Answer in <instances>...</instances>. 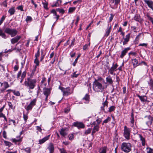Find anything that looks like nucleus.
Listing matches in <instances>:
<instances>
[{"instance_id":"nucleus-1","label":"nucleus","mask_w":153,"mask_h":153,"mask_svg":"<svg viewBox=\"0 0 153 153\" xmlns=\"http://www.w3.org/2000/svg\"><path fill=\"white\" fill-rule=\"evenodd\" d=\"M93 88L95 92H102L104 91L105 87L101 82H100L98 80L95 79L93 83Z\"/></svg>"},{"instance_id":"nucleus-2","label":"nucleus","mask_w":153,"mask_h":153,"mask_svg":"<svg viewBox=\"0 0 153 153\" xmlns=\"http://www.w3.org/2000/svg\"><path fill=\"white\" fill-rule=\"evenodd\" d=\"M36 79H31L27 78L25 79L24 84L29 90L33 89L36 86Z\"/></svg>"},{"instance_id":"nucleus-3","label":"nucleus","mask_w":153,"mask_h":153,"mask_svg":"<svg viewBox=\"0 0 153 153\" xmlns=\"http://www.w3.org/2000/svg\"><path fill=\"white\" fill-rule=\"evenodd\" d=\"M132 145L129 143L123 142L121 146V149L126 153L129 152L131 150Z\"/></svg>"},{"instance_id":"nucleus-4","label":"nucleus","mask_w":153,"mask_h":153,"mask_svg":"<svg viewBox=\"0 0 153 153\" xmlns=\"http://www.w3.org/2000/svg\"><path fill=\"white\" fill-rule=\"evenodd\" d=\"M4 32L10 35L11 37L15 36L18 32L15 29H12L8 27H6L4 30Z\"/></svg>"},{"instance_id":"nucleus-5","label":"nucleus","mask_w":153,"mask_h":153,"mask_svg":"<svg viewBox=\"0 0 153 153\" xmlns=\"http://www.w3.org/2000/svg\"><path fill=\"white\" fill-rule=\"evenodd\" d=\"M123 136L127 140H129L130 139V135L131 132L130 128H128L126 126L124 127Z\"/></svg>"},{"instance_id":"nucleus-6","label":"nucleus","mask_w":153,"mask_h":153,"mask_svg":"<svg viewBox=\"0 0 153 153\" xmlns=\"http://www.w3.org/2000/svg\"><path fill=\"white\" fill-rule=\"evenodd\" d=\"M137 97L139 98L141 102L145 104L146 103L148 104L150 101L147 100V97L145 95L140 96L138 94H136Z\"/></svg>"},{"instance_id":"nucleus-7","label":"nucleus","mask_w":153,"mask_h":153,"mask_svg":"<svg viewBox=\"0 0 153 153\" xmlns=\"http://www.w3.org/2000/svg\"><path fill=\"white\" fill-rule=\"evenodd\" d=\"M146 120V123L149 126L151 125H153V117L150 115L145 116Z\"/></svg>"},{"instance_id":"nucleus-8","label":"nucleus","mask_w":153,"mask_h":153,"mask_svg":"<svg viewBox=\"0 0 153 153\" xmlns=\"http://www.w3.org/2000/svg\"><path fill=\"white\" fill-rule=\"evenodd\" d=\"M72 126L76 127L79 129L81 128H83L85 127V125L82 123L77 122L74 123L72 125Z\"/></svg>"},{"instance_id":"nucleus-9","label":"nucleus","mask_w":153,"mask_h":153,"mask_svg":"<svg viewBox=\"0 0 153 153\" xmlns=\"http://www.w3.org/2000/svg\"><path fill=\"white\" fill-rule=\"evenodd\" d=\"M62 92L63 96H68L72 94L73 91H71L70 88L68 87L64 88Z\"/></svg>"},{"instance_id":"nucleus-10","label":"nucleus","mask_w":153,"mask_h":153,"mask_svg":"<svg viewBox=\"0 0 153 153\" xmlns=\"http://www.w3.org/2000/svg\"><path fill=\"white\" fill-rule=\"evenodd\" d=\"M106 98L105 100V101H104L102 103V105L101 107V110L102 111H104V112L105 111V107H106V108H107L108 106V102L107 101L108 95H107L106 96Z\"/></svg>"},{"instance_id":"nucleus-11","label":"nucleus","mask_w":153,"mask_h":153,"mask_svg":"<svg viewBox=\"0 0 153 153\" xmlns=\"http://www.w3.org/2000/svg\"><path fill=\"white\" fill-rule=\"evenodd\" d=\"M36 99H34L27 106V110H31L33 107L36 105Z\"/></svg>"},{"instance_id":"nucleus-12","label":"nucleus","mask_w":153,"mask_h":153,"mask_svg":"<svg viewBox=\"0 0 153 153\" xmlns=\"http://www.w3.org/2000/svg\"><path fill=\"white\" fill-rule=\"evenodd\" d=\"M68 131V128H62L60 131V134L63 137H65L67 134V132Z\"/></svg>"},{"instance_id":"nucleus-13","label":"nucleus","mask_w":153,"mask_h":153,"mask_svg":"<svg viewBox=\"0 0 153 153\" xmlns=\"http://www.w3.org/2000/svg\"><path fill=\"white\" fill-rule=\"evenodd\" d=\"M130 33H129L126 35L125 38H123L124 40L123 42V45H124L127 44L128 42L129 41L130 39Z\"/></svg>"},{"instance_id":"nucleus-14","label":"nucleus","mask_w":153,"mask_h":153,"mask_svg":"<svg viewBox=\"0 0 153 153\" xmlns=\"http://www.w3.org/2000/svg\"><path fill=\"white\" fill-rule=\"evenodd\" d=\"M22 137H21L19 139H16L13 138L11 140V141L15 143L16 144H18L19 146L20 145V143L22 141Z\"/></svg>"},{"instance_id":"nucleus-15","label":"nucleus","mask_w":153,"mask_h":153,"mask_svg":"<svg viewBox=\"0 0 153 153\" xmlns=\"http://www.w3.org/2000/svg\"><path fill=\"white\" fill-rule=\"evenodd\" d=\"M50 88H44L43 89V94L45 96H49L51 93Z\"/></svg>"},{"instance_id":"nucleus-16","label":"nucleus","mask_w":153,"mask_h":153,"mask_svg":"<svg viewBox=\"0 0 153 153\" xmlns=\"http://www.w3.org/2000/svg\"><path fill=\"white\" fill-rule=\"evenodd\" d=\"M21 38V36H17L16 37L11 39L10 41L11 43L13 44L17 42Z\"/></svg>"},{"instance_id":"nucleus-17","label":"nucleus","mask_w":153,"mask_h":153,"mask_svg":"<svg viewBox=\"0 0 153 153\" xmlns=\"http://www.w3.org/2000/svg\"><path fill=\"white\" fill-rule=\"evenodd\" d=\"M130 49V47H128L124 49L121 52V53L120 56V58H123L124 56L126 55L128 51Z\"/></svg>"},{"instance_id":"nucleus-18","label":"nucleus","mask_w":153,"mask_h":153,"mask_svg":"<svg viewBox=\"0 0 153 153\" xmlns=\"http://www.w3.org/2000/svg\"><path fill=\"white\" fill-rule=\"evenodd\" d=\"M144 1L147 4L148 6L153 10V1L147 0H144Z\"/></svg>"},{"instance_id":"nucleus-19","label":"nucleus","mask_w":153,"mask_h":153,"mask_svg":"<svg viewBox=\"0 0 153 153\" xmlns=\"http://www.w3.org/2000/svg\"><path fill=\"white\" fill-rule=\"evenodd\" d=\"M133 18L134 20L140 23L142 22L143 21V19L141 18V17L140 16V15L139 14H136Z\"/></svg>"},{"instance_id":"nucleus-20","label":"nucleus","mask_w":153,"mask_h":153,"mask_svg":"<svg viewBox=\"0 0 153 153\" xmlns=\"http://www.w3.org/2000/svg\"><path fill=\"white\" fill-rule=\"evenodd\" d=\"M109 24H108V26L105 30L106 32L104 35L105 36L107 37L108 36L111 32V25H110V26H109Z\"/></svg>"},{"instance_id":"nucleus-21","label":"nucleus","mask_w":153,"mask_h":153,"mask_svg":"<svg viewBox=\"0 0 153 153\" xmlns=\"http://www.w3.org/2000/svg\"><path fill=\"white\" fill-rule=\"evenodd\" d=\"M48 149L49 150L50 153H53L54 149L53 144L51 143H50L48 147Z\"/></svg>"},{"instance_id":"nucleus-22","label":"nucleus","mask_w":153,"mask_h":153,"mask_svg":"<svg viewBox=\"0 0 153 153\" xmlns=\"http://www.w3.org/2000/svg\"><path fill=\"white\" fill-rule=\"evenodd\" d=\"M50 137V135H48L47 136L45 137L42 139H40L39 140V144H42L45 142L46 141L48 140Z\"/></svg>"},{"instance_id":"nucleus-23","label":"nucleus","mask_w":153,"mask_h":153,"mask_svg":"<svg viewBox=\"0 0 153 153\" xmlns=\"http://www.w3.org/2000/svg\"><path fill=\"white\" fill-rule=\"evenodd\" d=\"M89 95L88 94H86L84 97L82 99V100H85V102H84L85 103H88L89 102Z\"/></svg>"},{"instance_id":"nucleus-24","label":"nucleus","mask_w":153,"mask_h":153,"mask_svg":"<svg viewBox=\"0 0 153 153\" xmlns=\"http://www.w3.org/2000/svg\"><path fill=\"white\" fill-rule=\"evenodd\" d=\"M99 126L97 125L95 126H94V128H93L92 129L91 135L93 136L94 133L96 131H99Z\"/></svg>"},{"instance_id":"nucleus-25","label":"nucleus","mask_w":153,"mask_h":153,"mask_svg":"<svg viewBox=\"0 0 153 153\" xmlns=\"http://www.w3.org/2000/svg\"><path fill=\"white\" fill-rule=\"evenodd\" d=\"M107 82L110 84H112L113 81L110 75L108 76L106 78Z\"/></svg>"},{"instance_id":"nucleus-26","label":"nucleus","mask_w":153,"mask_h":153,"mask_svg":"<svg viewBox=\"0 0 153 153\" xmlns=\"http://www.w3.org/2000/svg\"><path fill=\"white\" fill-rule=\"evenodd\" d=\"M132 62L134 68H136L139 65L138 61L136 59H132Z\"/></svg>"},{"instance_id":"nucleus-27","label":"nucleus","mask_w":153,"mask_h":153,"mask_svg":"<svg viewBox=\"0 0 153 153\" xmlns=\"http://www.w3.org/2000/svg\"><path fill=\"white\" fill-rule=\"evenodd\" d=\"M139 137L140 140L141 141L142 145L143 146L145 145L146 140L145 138L143 137L141 134H139Z\"/></svg>"},{"instance_id":"nucleus-28","label":"nucleus","mask_w":153,"mask_h":153,"mask_svg":"<svg viewBox=\"0 0 153 153\" xmlns=\"http://www.w3.org/2000/svg\"><path fill=\"white\" fill-rule=\"evenodd\" d=\"M62 3L61 0H57L56 2L52 5L53 7L59 6Z\"/></svg>"},{"instance_id":"nucleus-29","label":"nucleus","mask_w":153,"mask_h":153,"mask_svg":"<svg viewBox=\"0 0 153 153\" xmlns=\"http://www.w3.org/2000/svg\"><path fill=\"white\" fill-rule=\"evenodd\" d=\"M15 12V10L14 7H12L9 9L8 11V12L11 15H12L14 14Z\"/></svg>"},{"instance_id":"nucleus-30","label":"nucleus","mask_w":153,"mask_h":153,"mask_svg":"<svg viewBox=\"0 0 153 153\" xmlns=\"http://www.w3.org/2000/svg\"><path fill=\"white\" fill-rule=\"evenodd\" d=\"M148 84L150 87V89L153 91V80L150 79V81L148 82Z\"/></svg>"},{"instance_id":"nucleus-31","label":"nucleus","mask_w":153,"mask_h":153,"mask_svg":"<svg viewBox=\"0 0 153 153\" xmlns=\"http://www.w3.org/2000/svg\"><path fill=\"white\" fill-rule=\"evenodd\" d=\"M26 76V72L25 71H24L23 72L22 76H21V78H20L19 79H20L21 80L20 81V82L22 83L23 82V81L24 79L25 78Z\"/></svg>"},{"instance_id":"nucleus-32","label":"nucleus","mask_w":153,"mask_h":153,"mask_svg":"<svg viewBox=\"0 0 153 153\" xmlns=\"http://www.w3.org/2000/svg\"><path fill=\"white\" fill-rule=\"evenodd\" d=\"M0 36L4 39H6L7 38V36L4 33L1 29H0Z\"/></svg>"},{"instance_id":"nucleus-33","label":"nucleus","mask_w":153,"mask_h":153,"mask_svg":"<svg viewBox=\"0 0 153 153\" xmlns=\"http://www.w3.org/2000/svg\"><path fill=\"white\" fill-rule=\"evenodd\" d=\"M114 67V66H113L109 70L108 72L110 73L111 74H113L114 71L116 70V68Z\"/></svg>"},{"instance_id":"nucleus-34","label":"nucleus","mask_w":153,"mask_h":153,"mask_svg":"<svg viewBox=\"0 0 153 153\" xmlns=\"http://www.w3.org/2000/svg\"><path fill=\"white\" fill-rule=\"evenodd\" d=\"M42 3L43 5V7H44V8L46 10L48 9V2L47 1H46L45 0L44 2H42Z\"/></svg>"},{"instance_id":"nucleus-35","label":"nucleus","mask_w":153,"mask_h":153,"mask_svg":"<svg viewBox=\"0 0 153 153\" xmlns=\"http://www.w3.org/2000/svg\"><path fill=\"white\" fill-rule=\"evenodd\" d=\"M130 119L131 123H134V114L133 111L131 113V117L130 118Z\"/></svg>"},{"instance_id":"nucleus-36","label":"nucleus","mask_w":153,"mask_h":153,"mask_svg":"<svg viewBox=\"0 0 153 153\" xmlns=\"http://www.w3.org/2000/svg\"><path fill=\"white\" fill-rule=\"evenodd\" d=\"M107 149V147L106 146L103 147L102 149H100V150H101V151L99 153H106Z\"/></svg>"},{"instance_id":"nucleus-37","label":"nucleus","mask_w":153,"mask_h":153,"mask_svg":"<svg viewBox=\"0 0 153 153\" xmlns=\"http://www.w3.org/2000/svg\"><path fill=\"white\" fill-rule=\"evenodd\" d=\"M111 120V118L110 117H108L106 119H105L102 122V125H104V124L107 123L108 122L110 121Z\"/></svg>"},{"instance_id":"nucleus-38","label":"nucleus","mask_w":153,"mask_h":153,"mask_svg":"<svg viewBox=\"0 0 153 153\" xmlns=\"http://www.w3.org/2000/svg\"><path fill=\"white\" fill-rule=\"evenodd\" d=\"M148 19L150 21L152 24L153 25V18L151 17L149 14H147L146 15Z\"/></svg>"},{"instance_id":"nucleus-39","label":"nucleus","mask_w":153,"mask_h":153,"mask_svg":"<svg viewBox=\"0 0 153 153\" xmlns=\"http://www.w3.org/2000/svg\"><path fill=\"white\" fill-rule=\"evenodd\" d=\"M90 42H89V44H85L84 45L83 47V50L84 51L85 50L87 49H88L89 47H90Z\"/></svg>"},{"instance_id":"nucleus-40","label":"nucleus","mask_w":153,"mask_h":153,"mask_svg":"<svg viewBox=\"0 0 153 153\" xmlns=\"http://www.w3.org/2000/svg\"><path fill=\"white\" fill-rule=\"evenodd\" d=\"M4 143L5 145L6 146L8 147H10L12 145V144L10 142L4 140Z\"/></svg>"},{"instance_id":"nucleus-41","label":"nucleus","mask_w":153,"mask_h":153,"mask_svg":"<svg viewBox=\"0 0 153 153\" xmlns=\"http://www.w3.org/2000/svg\"><path fill=\"white\" fill-rule=\"evenodd\" d=\"M3 86L5 88V89H6L10 87V85L8 82L6 81H4V82Z\"/></svg>"},{"instance_id":"nucleus-42","label":"nucleus","mask_w":153,"mask_h":153,"mask_svg":"<svg viewBox=\"0 0 153 153\" xmlns=\"http://www.w3.org/2000/svg\"><path fill=\"white\" fill-rule=\"evenodd\" d=\"M147 153H153V149L149 147L146 148Z\"/></svg>"},{"instance_id":"nucleus-43","label":"nucleus","mask_w":153,"mask_h":153,"mask_svg":"<svg viewBox=\"0 0 153 153\" xmlns=\"http://www.w3.org/2000/svg\"><path fill=\"white\" fill-rule=\"evenodd\" d=\"M115 107L114 106H111L109 108L108 111L109 112L113 111L115 110Z\"/></svg>"},{"instance_id":"nucleus-44","label":"nucleus","mask_w":153,"mask_h":153,"mask_svg":"<svg viewBox=\"0 0 153 153\" xmlns=\"http://www.w3.org/2000/svg\"><path fill=\"white\" fill-rule=\"evenodd\" d=\"M34 62L36 64L35 67L36 68V67L38 66L39 65V62L38 58H35L34 60Z\"/></svg>"},{"instance_id":"nucleus-45","label":"nucleus","mask_w":153,"mask_h":153,"mask_svg":"<svg viewBox=\"0 0 153 153\" xmlns=\"http://www.w3.org/2000/svg\"><path fill=\"white\" fill-rule=\"evenodd\" d=\"M23 149L27 153H31V149L30 148L28 147H27L25 149Z\"/></svg>"},{"instance_id":"nucleus-46","label":"nucleus","mask_w":153,"mask_h":153,"mask_svg":"<svg viewBox=\"0 0 153 153\" xmlns=\"http://www.w3.org/2000/svg\"><path fill=\"white\" fill-rule=\"evenodd\" d=\"M40 55V48H38V51L35 54V57L36 58H38L39 56Z\"/></svg>"},{"instance_id":"nucleus-47","label":"nucleus","mask_w":153,"mask_h":153,"mask_svg":"<svg viewBox=\"0 0 153 153\" xmlns=\"http://www.w3.org/2000/svg\"><path fill=\"white\" fill-rule=\"evenodd\" d=\"M76 9V7H70L68 9V13H71L73 11H74Z\"/></svg>"},{"instance_id":"nucleus-48","label":"nucleus","mask_w":153,"mask_h":153,"mask_svg":"<svg viewBox=\"0 0 153 153\" xmlns=\"http://www.w3.org/2000/svg\"><path fill=\"white\" fill-rule=\"evenodd\" d=\"M12 92L16 96H19L20 95V93L19 91H16L15 90H12Z\"/></svg>"},{"instance_id":"nucleus-49","label":"nucleus","mask_w":153,"mask_h":153,"mask_svg":"<svg viewBox=\"0 0 153 153\" xmlns=\"http://www.w3.org/2000/svg\"><path fill=\"white\" fill-rule=\"evenodd\" d=\"M80 55H79L75 59L74 62L73 63V65L74 66H75L76 63H77L78 59V58L80 57Z\"/></svg>"},{"instance_id":"nucleus-50","label":"nucleus","mask_w":153,"mask_h":153,"mask_svg":"<svg viewBox=\"0 0 153 153\" xmlns=\"http://www.w3.org/2000/svg\"><path fill=\"white\" fill-rule=\"evenodd\" d=\"M56 11L59 12L60 13L63 14L65 13V11L62 9L57 8L56 9Z\"/></svg>"},{"instance_id":"nucleus-51","label":"nucleus","mask_w":153,"mask_h":153,"mask_svg":"<svg viewBox=\"0 0 153 153\" xmlns=\"http://www.w3.org/2000/svg\"><path fill=\"white\" fill-rule=\"evenodd\" d=\"M96 122H97V125L99 126V124L102 122V119L98 118V119L96 120Z\"/></svg>"},{"instance_id":"nucleus-52","label":"nucleus","mask_w":153,"mask_h":153,"mask_svg":"<svg viewBox=\"0 0 153 153\" xmlns=\"http://www.w3.org/2000/svg\"><path fill=\"white\" fill-rule=\"evenodd\" d=\"M91 131V128H89L87 130H86L85 132V134L86 135H87L90 134Z\"/></svg>"},{"instance_id":"nucleus-53","label":"nucleus","mask_w":153,"mask_h":153,"mask_svg":"<svg viewBox=\"0 0 153 153\" xmlns=\"http://www.w3.org/2000/svg\"><path fill=\"white\" fill-rule=\"evenodd\" d=\"M5 18H6V16H3L0 19V25H1V24L3 23V22L5 20Z\"/></svg>"},{"instance_id":"nucleus-54","label":"nucleus","mask_w":153,"mask_h":153,"mask_svg":"<svg viewBox=\"0 0 153 153\" xmlns=\"http://www.w3.org/2000/svg\"><path fill=\"white\" fill-rule=\"evenodd\" d=\"M32 20V19L31 17L29 16H27L25 19V20L27 22H28L29 21H31Z\"/></svg>"},{"instance_id":"nucleus-55","label":"nucleus","mask_w":153,"mask_h":153,"mask_svg":"<svg viewBox=\"0 0 153 153\" xmlns=\"http://www.w3.org/2000/svg\"><path fill=\"white\" fill-rule=\"evenodd\" d=\"M68 138L69 140H72L74 138V136L73 134H70L68 135Z\"/></svg>"},{"instance_id":"nucleus-56","label":"nucleus","mask_w":153,"mask_h":153,"mask_svg":"<svg viewBox=\"0 0 153 153\" xmlns=\"http://www.w3.org/2000/svg\"><path fill=\"white\" fill-rule=\"evenodd\" d=\"M142 64H143L144 65L147 66L148 68L149 67V65H147L146 62H145L144 61H142L141 62L139 63V65H142Z\"/></svg>"},{"instance_id":"nucleus-57","label":"nucleus","mask_w":153,"mask_h":153,"mask_svg":"<svg viewBox=\"0 0 153 153\" xmlns=\"http://www.w3.org/2000/svg\"><path fill=\"white\" fill-rule=\"evenodd\" d=\"M8 105L10 108L11 109H14L15 107H13V105L12 104V103L10 102H8Z\"/></svg>"},{"instance_id":"nucleus-58","label":"nucleus","mask_w":153,"mask_h":153,"mask_svg":"<svg viewBox=\"0 0 153 153\" xmlns=\"http://www.w3.org/2000/svg\"><path fill=\"white\" fill-rule=\"evenodd\" d=\"M59 151L61 153H67L66 151L64 149H59Z\"/></svg>"},{"instance_id":"nucleus-59","label":"nucleus","mask_w":153,"mask_h":153,"mask_svg":"<svg viewBox=\"0 0 153 153\" xmlns=\"http://www.w3.org/2000/svg\"><path fill=\"white\" fill-rule=\"evenodd\" d=\"M1 5L2 6H4V7H7V0H5L4 2H3L1 4Z\"/></svg>"},{"instance_id":"nucleus-60","label":"nucleus","mask_w":153,"mask_h":153,"mask_svg":"<svg viewBox=\"0 0 153 153\" xmlns=\"http://www.w3.org/2000/svg\"><path fill=\"white\" fill-rule=\"evenodd\" d=\"M17 8L18 10H20L21 11H24L23 7L22 5L18 6Z\"/></svg>"},{"instance_id":"nucleus-61","label":"nucleus","mask_w":153,"mask_h":153,"mask_svg":"<svg viewBox=\"0 0 153 153\" xmlns=\"http://www.w3.org/2000/svg\"><path fill=\"white\" fill-rule=\"evenodd\" d=\"M23 118L24 119V120L25 122H26L27 119H28V116L27 115L25 114L24 113L23 114Z\"/></svg>"},{"instance_id":"nucleus-62","label":"nucleus","mask_w":153,"mask_h":153,"mask_svg":"<svg viewBox=\"0 0 153 153\" xmlns=\"http://www.w3.org/2000/svg\"><path fill=\"white\" fill-rule=\"evenodd\" d=\"M114 16L112 13H111L110 14V17L109 18V22H111L112 21V20Z\"/></svg>"},{"instance_id":"nucleus-63","label":"nucleus","mask_w":153,"mask_h":153,"mask_svg":"<svg viewBox=\"0 0 153 153\" xmlns=\"http://www.w3.org/2000/svg\"><path fill=\"white\" fill-rule=\"evenodd\" d=\"M46 81V78L45 77H43L42 78V79L41 82V85H42V84H43V83Z\"/></svg>"},{"instance_id":"nucleus-64","label":"nucleus","mask_w":153,"mask_h":153,"mask_svg":"<svg viewBox=\"0 0 153 153\" xmlns=\"http://www.w3.org/2000/svg\"><path fill=\"white\" fill-rule=\"evenodd\" d=\"M3 135L4 138H7L6 132L4 130L3 132Z\"/></svg>"}]
</instances>
